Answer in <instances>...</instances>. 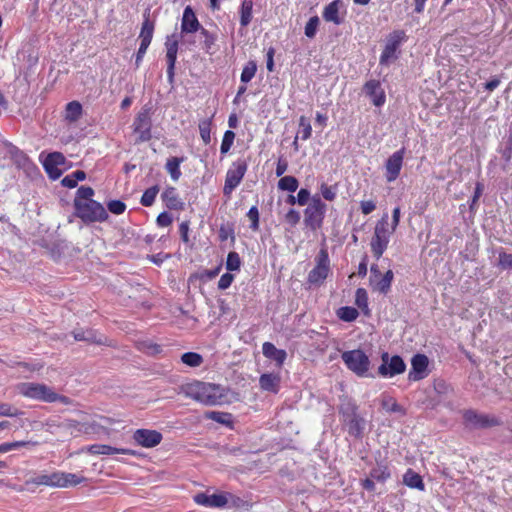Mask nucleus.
I'll return each instance as SVG.
<instances>
[{"label":"nucleus","mask_w":512,"mask_h":512,"mask_svg":"<svg viewBox=\"0 0 512 512\" xmlns=\"http://www.w3.org/2000/svg\"><path fill=\"white\" fill-rule=\"evenodd\" d=\"M51 398H53V399L49 400V403H53V402H57V401L65 404V405H68L71 403V400L68 397L59 395L54 391H53V395H51Z\"/></svg>","instance_id":"61"},{"label":"nucleus","mask_w":512,"mask_h":512,"mask_svg":"<svg viewBox=\"0 0 512 512\" xmlns=\"http://www.w3.org/2000/svg\"><path fill=\"white\" fill-rule=\"evenodd\" d=\"M390 476V470L384 464H378L370 471V477L378 482H385Z\"/></svg>","instance_id":"34"},{"label":"nucleus","mask_w":512,"mask_h":512,"mask_svg":"<svg viewBox=\"0 0 512 512\" xmlns=\"http://www.w3.org/2000/svg\"><path fill=\"white\" fill-rule=\"evenodd\" d=\"M394 279V273L392 270H388L383 276L379 277V280L376 278L370 277V285L372 288L382 294H387L390 290L392 281Z\"/></svg>","instance_id":"26"},{"label":"nucleus","mask_w":512,"mask_h":512,"mask_svg":"<svg viewBox=\"0 0 512 512\" xmlns=\"http://www.w3.org/2000/svg\"><path fill=\"white\" fill-rule=\"evenodd\" d=\"M107 209L115 215H120L125 211L126 205L120 200H112L108 202Z\"/></svg>","instance_id":"49"},{"label":"nucleus","mask_w":512,"mask_h":512,"mask_svg":"<svg viewBox=\"0 0 512 512\" xmlns=\"http://www.w3.org/2000/svg\"><path fill=\"white\" fill-rule=\"evenodd\" d=\"M179 232H180V236H181V239L184 243L188 244L190 243V239H189V222L188 221H184L180 224L179 226Z\"/></svg>","instance_id":"55"},{"label":"nucleus","mask_w":512,"mask_h":512,"mask_svg":"<svg viewBox=\"0 0 512 512\" xmlns=\"http://www.w3.org/2000/svg\"><path fill=\"white\" fill-rule=\"evenodd\" d=\"M241 260L237 252H229L226 260V269L228 271H237L240 269Z\"/></svg>","instance_id":"43"},{"label":"nucleus","mask_w":512,"mask_h":512,"mask_svg":"<svg viewBox=\"0 0 512 512\" xmlns=\"http://www.w3.org/2000/svg\"><path fill=\"white\" fill-rule=\"evenodd\" d=\"M400 220V208L396 207L393 210L392 214V223L390 225V229H393V232H395Z\"/></svg>","instance_id":"59"},{"label":"nucleus","mask_w":512,"mask_h":512,"mask_svg":"<svg viewBox=\"0 0 512 512\" xmlns=\"http://www.w3.org/2000/svg\"><path fill=\"white\" fill-rule=\"evenodd\" d=\"M183 393L185 396L207 406L220 405L225 398L220 386L201 381L186 384L183 386Z\"/></svg>","instance_id":"2"},{"label":"nucleus","mask_w":512,"mask_h":512,"mask_svg":"<svg viewBox=\"0 0 512 512\" xmlns=\"http://www.w3.org/2000/svg\"><path fill=\"white\" fill-rule=\"evenodd\" d=\"M153 33H154V23L152 21H150L149 17L147 16V17H145V19L142 23L141 31L139 34V39L141 40L140 44L149 46L151 44V41L153 38Z\"/></svg>","instance_id":"29"},{"label":"nucleus","mask_w":512,"mask_h":512,"mask_svg":"<svg viewBox=\"0 0 512 512\" xmlns=\"http://www.w3.org/2000/svg\"><path fill=\"white\" fill-rule=\"evenodd\" d=\"M165 46L167 62H176L178 52V39L176 35L168 36Z\"/></svg>","instance_id":"31"},{"label":"nucleus","mask_w":512,"mask_h":512,"mask_svg":"<svg viewBox=\"0 0 512 512\" xmlns=\"http://www.w3.org/2000/svg\"><path fill=\"white\" fill-rule=\"evenodd\" d=\"M357 309L353 307H342L338 311V316L341 320L346 322L354 321L358 317Z\"/></svg>","instance_id":"42"},{"label":"nucleus","mask_w":512,"mask_h":512,"mask_svg":"<svg viewBox=\"0 0 512 512\" xmlns=\"http://www.w3.org/2000/svg\"><path fill=\"white\" fill-rule=\"evenodd\" d=\"M82 115V106L78 101H71L66 105L65 119L70 122L77 121Z\"/></svg>","instance_id":"32"},{"label":"nucleus","mask_w":512,"mask_h":512,"mask_svg":"<svg viewBox=\"0 0 512 512\" xmlns=\"http://www.w3.org/2000/svg\"><path fill=\"white\" fill-rule=\"evenodd\" d=\"M157 224L160 226V227H167L169 225H171L172 223V217L169 213L167 212H162L158 215L157 217Z\"/></svg>","instance_id":"56"},{"label":"nucleus","mask_w":512,"mask_h":512,"mask_svg":"<svg viewBox=\"0 0 512 512\" xmlns=\"http://www.w3.org/2000/svg\"><path fill=\"white\" fill-rule=\"evenodd\" d=\"M210 125L211 123L209 120H204L199 123L200 136L205 144H209L211 141Z\"/></svg>","instance_id":"46"},{"label":"nucleus","mask_w":512,"mask_h":512,"mask_svg":"<svg viewBox=\"0 0 512 512\" xmlns=\"http://www.w3.org/2000/svg\"><path fill=\"white\" fill-rule=\"evenodd\" d=\"M356 409L355 405L348 404L346 407H341L340 412L343 415L344 422L348 426L349 434L354 437H361L365 427V421L357 415Z\"/></svg>","instance_id":"11"},{"label":"nucleus","mask_w":512,"mask_h":512,"mask_svg":"<svg viewBox=\"0 0 512 512\" xmlns=\"http://www.w3.org/2000/svg\"><path fill=\"white\" fill-rule=\"evenodd\" d=\"M365 93L370 97L372 103L380 107L384 105L386 96L381 84L377 80H370L364 85Z\"/></svg>","instance_id":"19"},{"label":"nucleus","mask_w":512,"mask_h":512,"mask_svg":"<svg viewBox=\"0 0 512 512\" xmlns=\"http://www.w3.org/2000/svg\"><path fill=\"white\" fill-rule=\"evenodd\" d=\"M183 158L171 157L167 160L165 168L174 181H177L181 176L180 165Z\"/></svg>","instance_id":"33"},{"label":"nucleus","mask_w":512,"mask_h":512,"mask_svg":"<svg viewBox=\"0 0 512 512\" xmlns=\"http://www.w3.org/2000/svg\"><path fill=\"white\" fill-rule=\"evenodd\" d=\"M342 5L341 0H334L325 6L323 10V19L327 22H332L340 25L343 19L339 16V9Z\"/></svg>","instance_id":"27"},{"label":"nucleus","mask_w":512,"mask_h":512,"mask_svg":"<svg viewBox=\"0 0 512 512\" xmlns=\"http://www.w3.org/2000/svg\"><path fill=\"white\" fill-rule=\"evenodd\" d=\"M382 406L384 409H386L388 412H396L404 414L405 411L395 400L392 398H387L382 401Z\"/></svg>","instance_id":"47"},{"label":"nucleus","mask_w":512,"mask_h":512,"mask_svg":"<svg viewBox=\"0 0 512 512\" xmlns=\"http://www.w3.org/2000/svg\"><path fill=\"white\" fill-rule=\"evenodd\" d=\"M87 451L92 455H113V454H124L136 456L137 452L127 448H115L105 444H94L87 448Z\"/></svg>","instance_id":"21"},{"label":"nucleus","mask_w":512,"mask_h":512,"mask_svg":"<svg viewBox=\"0 0 512 512\" xmlns=\"http://www.w3.org/2000/svg\"><path fill=\"white\" fill-rule=\"evenodd\" d=\"M234 139H235V133L233 131L227 130L224 133L222 143L220 146V151L222 154H226L231 149Z\"/></svg>","instance_id":"44"},{"label":"nucleus","mask_w":512,"mask_h":512,"mask_svg":"<svg viewBox=\"0 0 512 512\" xmlns=\"http://www.w3.org/2000/svg\"><path fill=\"white\" fill-rule=\"evenodd\" d=\"M375 209V204L372 201H363L361 203L362 213L367 215L370 214Z\"/></svg>","instance_id":"63"},{"label":"nucleus","mask_w":512,"mask_h":512,"mask_svg":"<svg viewBox=\"0 0 512 512\" xmlns=\"http://www.w3.org/2000/svg\"><path fill=\"white\" fill-rule=\"evenodd\" d=\"M253 1L243 0L240 8V24L246 27L252 20Z\"/></svg>","instance_id":"30"},{"label":"nucleus","mask_w":512,"mask_h":512,"mask_svg":"<svg viewBox=\"0 0 512 512\" xmlns=\"http://www.w3.org/2000/svg\"><path fill=\"white\" fill-rule=\"evenodd\" d=\"M132 438L138 445L145 448H153L159 445L163 439L160 432L150 429H137Z\"/></svg>","instance_id":"14"},{"label":"nucleus","mask_w":512,"mask_h":512,"mask_svg":"<svg viewBox=\"0 0 512 512\" xmlns=\"http://www.w3.org/2000/svg\"><path fill=\"white\" fill-rule=\"evenodd\" d=\"M201 34L205 37V41H204L205 47L207 49H209L215 43V40H216L215 36L212 35L211 33H209V31H207L204 28H201Z\"/></svg>","instance_id":"58"},{"label":"nucleus","mask_w":512,"mask_h":512,"mask_svg":"<svg viewBox=\"0 0 512 512\" xmlns=\"http://www.w3.org/2000/svg\"><path fill=\"white\" fill-rule=\"evenodd\" d=\"M262 352L266 358L275 361L278 367L282 366L287 357L285 350L276 348V346L270 342L263 344Z\"/></svg>","instance_id":"24"},{"label":"nucleus","mask_w":512,"mask_h":512,"mask_svg":"<svg viewBox=\"0 0 512 512\" xmlns=\"http://www.w3.org/2000/svg\"><path fill=\"white\" fill-rule=\"evenodd\" d=\"M355 303L361 309L368 307V295L364 288H358L356 290Z\"/></svg>","instance_id":"45"},{"label":"nucleus","mask_w":512,"mask_h":512,"mask_svg":"<svg viewBox=\"0 0 512 512\" xmlns=\"http://www.w3.org/2000/svg\"><path fill=\"white\" fill-rule=\"evenodd\" d=\"M381 358L382 364L378 368V373L382 377H393L402 374L406 369L405 362L398 355L390 357L387 352H384Z\"/></svg>","instance_id":"12"},{"label":"nucleus","mask_w":512,"mask_h":512,"mask_svg":"<svg viewBox=\"0 0 512 512\" xmlns=\"http://www.w3.org/2000/svg\"><path fill=\"white\" fill-rule=\"evenodd\" d=\"M330 271V260L326 249H321L316 257V266L308 274L310 284H321Z\"/></svg>","instance_id":"10"},{"label":"nucleus","mask_w":512,"mask_h":512,"mask_svg":"<svg viewBox=\"0 0 512 512\" xmlns=\"http://www.w3.org/2000/svg\"><path fill=\"white\" fill-rule=\"evenodd\" d=\"M246 172V164L244 162H237L233 168L229 169L226 175L224 192L233 190L238 186Z\"/></svg>","instance_id":"17"},{"label":"nucleus","mask_w":512,"mask_h":512,"mask_svg":"<svg viewBox=\"0 0 512 512\" xmlns=\"http://www.w3.org/2000/svg\"><path fill=\"white\" fill-rule=\"evenodd\" d=\"M193 500L198 505L217 508L224 507L228 502L226 496L223 494L208 495L203 492L194 495Z\"/></svg>","instance_id":"18"},{"label":"nucleus","mask_w":512,"mask_h":512,"mask_svg":"<svg viewBox=\"0 0 512 512\" xmlns=\"http://www.w3.org/2000/svg\"><path fill=\"white\" fill-rule=\"evenodd\" d=\"M247 217L251 221L250 228L254 231L258 230L259 228V212L256 206H252L248 213Z\"/></svg>","instance_id":"50"},{"label":"nucleus","mask_w":512,"mask_h":512,"mask_svg":"<svg viewBox=\"0 0 512 512\" xmlns=\"http://www.w3.org/2000/svg\"><path fill=\"white\" fill-rule=\"evenodd\" d=\"M256 71H257V65H256L255 61H249L244 66V68L242 70V73L240 76L241 82L244 84H247L248 82H250L254 78Z\"/></svg>","instance_id":"39"},{"label":"nucleus","mask_w":512,"mask_h":512,"mask_svg":"<svg viewBox=\"0 0 512 512\" xmlns=\"http://www.w3.org/2000/svg\"><path fill=\"white\" fill-rule=\"evenodd\" d=\"M278 188L283 191L295 192L298 188V181L293 176L282 177L278 182Z\"/></svg>","instance_id":"38"},{"label":"nucleus","mask_w":512,"mask_h":512,"mask_svg":"<svg viewBox=\"0 0 512 512\" xmlns=\"http://www.w3.org/2000/svg\"><path fill=\"white\" fill-rule=\"evenodd\" d=\"M325 212V204L319 198H312L305 209L304 223L312 231H316L322 225Z\"/></svg>","instance_id":"9"},{"label":"nucleus","mask_w":512,"mask_h":512,"mask_svg":"<svg viewBox=\"0 0 512 512\" xmlns=\"http://www.w3.org/2000/svg\"><path fill=\"white\" fill-rule=\"evenodd\" d=\"M429 364L428 357L424 354H416L411 360V370L408 378L411 381H419L426 376V370Z\"/></svg>","instance_id":"15"},{"label":"nucleus","mask_w":512,"mask_h":512,"mask_svg":"<svg viewBox=\"0 0 512 512\" xmlns=\"http://www.w3.org/2000/svg\"><path fill=\"white\" fill-rule=\"evenodd\" d=\"M207 417L209 419H212V420L216 421V422L225 424V423L228 422L226 418L230 417V415L227 414V413L212 411V412L207 414Z\"/></svg>","instance_id":"54"},{"label":"nucleus","mask_w":512,"mask_h":512,"mask_svg":"<svg viewBox=\"0 0 512 512\" xmlns=\"http://www.w3.org/2000/svg\"><path fill=\"white\" fill-rule=\"evenodd\" d=\"M94 194H76L73 200V215L85 225L105 222L109 218L107 209L92 198Z\"/></svg>","instance_id":"1"},{"label":"nucleus","mask_w":512,"mask_h":512,"mask_svg":"<svg viewBox=\"0 0 512 512\" xmlns=\"http://www.w3.org/2000/svg\"><path fill=\"white\" fill-rule=\"evenodd\" d=\"M65 157L59 152L48 154L43 160V167L52 180H57L63 172Z\"/></svg>","instance_id":"13"},{"label":"nucleus","mask_w":512,"mask_h":512,"mask_svg":"<svg viewBox=\"0 0 512 512\" xmlns=\"http://www.w3.org/2000/svg\"><path fill=\"white\" fill-rule=\"evenodd\" d=\"M72 334L76 341H86L98 345H104L107 342L105 337L99 335L95 330L92 329H75Z\"/></svg>","instance_id":"23"},{"label":"nucleus","mask_w":512,"mask_h":512,"mask_svg":"<svg viewBox=\"0 0 512 512\" xmlns=\"http://www.w3.org/2000/svg\"><path fill=\"white\" fill-rule=\"evenodd\" d=\"M13 159L17 166L23 168L26 171L35 169L34 164L31 162L28 156L24 154L22 151L17 150L14 153Z\"/></svg>","instance_id":"37"},{"label":"nucleus","mask_w":512,"mask_h":512,"mask_svg":"<svg viewBox=\"0 0 512 512\" xmlns=\"http://www.w3.org/2000/svg\"><path fill=\"white\" fill-rule=\"evenodd\" d=\"M320 20L318 16H313L309 19V21L306 23L304 28L305 36L312 39L315 37L318 26H319Z\"/></svg>","instance_id":"41"},{"label":"nucleus","mask_w":512,"mask_h":512,"mask_svg":"<svg viewBox=\"0 0 512 512\" xmlns=\"http://www.w3.org/2000/svg\"><path fill=\"white\" fill-rule=\"evenodd\" d=\"M285 221L291 226H295L300 221V214L294 209H290L285 215Z\"/></svg>","instance_id":"53"},{"label":"nucleus","mask_w":512,"mask_h":512,"mask_svg":"<svg viewBox=\"0 0 512 512\" xmlns=\"http://www.w3.org/2000/svg\"><path fill=\"white\" fill-rule=\"evenodd\" d=\"M233 280L234 276L231 273H224L218 281V288L220 290L229 288Z\"/></svg>","instance_id":"52"},{"label":"nucleus","mask_w":512,"mask_h":512,"mask_svg":"<svg viewBox=\"0 0 512 512\" xmlns=\"http://www.w3.org/2000/svg\"><path fill=\"white\" fill-rule=\"evenodd\" d=\"M157 194H142L141 197V203L144 206H151L154 201Z\"/></svg>","instance_id":"64"},{"label":"nucleus","mask_w":512,"mask_h":512,"mask_svg":"<svg viewBox=\"0 0 512 512\" xmlns=\"http://www.w3.org/2000/svg\"><path fill=\"white\" fill-rule=\"evenodd\" d=\"M312 134V126L310 123V120L305 117L301 116L299 118V127L297 131V136H299L302 140H308L311 137Z\"/></svg>","instance_id":"35"},{"label":"nucleus","mask_w":512,"mask_h":512,"mask_svg":"<svg viewBox=\"0 0 512 512\" xmlns=\"http://www.w3.org/2000/svg\"><path fill=\"white\" fill-rule=\"evenodd\" d=\"M201 25L190 6H187L183 11L182 21H181V32L182 33H195L198 30H201Z\"/></svg>","instance_id":"22"},{"label":"nucleus","mask_w":512,"mask_h":512,"mask_svg":"<svg viewBox=\"0 0 512 512\" xmlns=\"http://www.w3.org/2000/svg\"><path fill=\"white\" fill-rule=\"evenodd\" d=\"M61 184L64 187L72 189L77 185V182L75 181V178L72 176V174H69L62 179Z\"/></svg>","instance_id":"62"},{"label":"nucleus","mask_w":512,"mask_h":512,"mask_svg":"<svg viewBox=\"0 0 512 512\" xmlns=\"http://www.w3.org/2000/svg\"><path fill=\"white\" fill-rule=\"evenodd\" d=\"M404 158V151L399 150L394 152L386 162V177L388 181L395 180L401 170L402 163Z\"/></svg>","instance_id":"20"},{"label":"nucleus","mask_w":512,"mask_h":512,"mask_svg":"<svg viewBox=\"0 0 512 512\" xmlns=\"http://www.w3.org/2000/svg\"><path fill=\"white\" fill-rule=\"evenodd\" d=\"M181 361L190 367H198L202 364L203 358L200 354L195 352H186L182 354Z\"/></svg>","instance_id":"40"},{"label":"nucleus","mask_w":512,"mask_h":512,"mask_svg":"<svg viewBox=\"0 0 512 512\" xmlns=\"http://www.w3.org/2000/svg\"><path fill=\"white\" fill-rule=\"evenodd\" d=\"M281 378L278 374L264 373L259 378V386L262 390L277 393Z\"/></svg>","instance_id":"25"},{"label":"nucleus","mask_w":512,"mask_h":512,"mask_svg":"<svg viewBox=\"0 0 512 512\" xmlns=\"http://www.w3.org/2000/svg\"><path fill=\"white\" fill-rule=\"evenodd\" d=\"M342 360L349 370L358 376H364L370 367L369 357L360 349L345 351Z\"/></svg>","instance_id":"5"},{"label":"nucleus","mask_w":512,"mask_h":512,"mask_svg":"<svg viewBox=\"0 0 512 512\" xmlns=\"http://www.w3.org/2000/svg\"><path fill=\"white\" fill-rule=\"evenodd\" d=\"M84 480V477L74 473L53 472L51 474L38 475L31 479L29 482L35 485L66 488L70 486H76L82 483Z\"/></svg>","instance_id":"4"},{"label":"nucleus","mask_w":512,"mask_h":512,"mask_svg":"<svg viewBox=\"0 0 512 512\" xmlns=\"http://www.w3.org/2000/svg\"><path fill=\"white\" fill-rule=\"evenodd\" d=\"M403 482L410 488H415L420 491H423L425 489L422 477L418 473L414 472L412 469H408V471L404 474Z\"/></svg>","instance_id":"28"},{"label":"nucleus","mask_w":512,"mask_h":512,"mask_svg":"<svg viewBox=\"0 0 512 512\" xmlns=\"http://www.w3.org/2000/svg\"><path fill=\"white\" fill-rule=\"evenodd\" d=\"M26 444H27L26 442H22V441H17V442H12V443H4V444L0 445V452H3V453L8 452L12 449H15L20 446H24Z\"/></svg>","instance_id":"57"},{"label":"nucleus","mask_w":512,"mask_h":512,"mask_svg":"<svg viewBox=\"0 0 512 512\" xmlns=\"http://www.w3.org/2000/svg\"><path fill=\"white\" fill-rule=\"evenodd\" d=\"M388 214H384L376 223L374 234L372 236L370 247L373 256L378 260L388 247L390 237L394 233L390 229Z\"/></svg>","instance_id":"3"},{"label":"nucleus","mask_w":512,"mask_h":512,"mask_svg":"<svg viewBox=\"0 0 512 512\" xmlns=\"http://www.w3.org/2000/svg\"><path fill=\"white\" fill-rule=\"evenodd\" d=\"M463 422L468 429H485L498 426L499 420L487 414L478 413L473 409L464 410L462 412Z\"/></svg>","instance_id":"7"},{"label":"nucleus","mask_w":512,"mask_h":512,"mask_svg":"<svg viewBox=\"0 0 512 512\" xmlns=\"http://www.w3.org/2000/svg\"><path fill=\"white\" fill-rule=\"evenodd\" d=\"M17 390L24 397L47 403H49V400L52 399L51 395H53V390L49 386L33 382L20 383L17 386Z\"/></svg>","instance_id":"8"},{"label":"nucleus","mask_w":512,"mask_h":512,"mask_svg":"<svg viewBox=\"0 0 512 512\" xmlns=\"http://www.w3.org/2000/svg\"><path fill=\"white\" fill-rule=\"evenodd\" d=\"M498 265L502 269H512V254H508L504 251L499 253V263Z\"/></svg>","instance_id":"51"},{"label":"nucleus","mask_w":512,"mask_h":512,"mask_svg":"<svg viewBox=\"0 0 512 512\" xmlns=\"http://www.w3.org/2000/svg\"><path fill=\"white\" fill-rule=\"evenodd\" d=\"M162 198L169 209L182 210L184 208V201L178 194H162Z\"/></svg>","instance_id":"36"},{"label":"nucleus","mask_w":512,"mask_h":512,"mask_svg":"<svg viewBox=\"0 0 512 512\" xmlns=\"http://www.w3.org/2000/svg\"><path fill=\"white\" fill-rule=\"evenodd\" d=\"M405 39L406 34L403 30H395L387 36L385 47L379 60L380 65L387 66L398 58L397 50Z\"/></svg>","instance_id":"6"},{"label":"nucleus","mask_w":512,"mask_h":512,"mask_svg":"<svg viewBox=\"0 0 512 512\" xmlns=\"http://www.w3.org/2000/svg\"><path fill=\"white\" fill-rule=\"evenodd\" d=\"M148 45L140 44V47L138 49V52L136 54L135 64L138 67L148 49Z\"/></svg>","instance_id":"60"},{"label":"nucleus","mask_w":512,"mask_h":512,"mask_svg":"<svg viewBox=\"0 0 512 512\" xmlns=\"http://www.w3.org/2000/svg\"><path fill=\"white\" fill-rule=\"evenodd\" d=\"M134 132L138 134L141 142L150 140L151 138V121L148 112H140L133 123Z\"/></svg>","instance_id":"16"},{"label":"nucleus","mask_w":512,"mask_h":512,"mask_svg":"<svg viewBox=\"0 0 512 512\" xmlns=\"http://www.w3.org/2000/svg\"><path fill=\"white\" fill-rule=\"evenodd\" d=\"M22 412L17 408L7 403H0V416L16 417L21 415Z\"/></svg>","instance_id":"48"}]
</instances>
